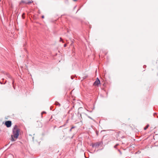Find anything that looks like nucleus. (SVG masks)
Listing matches in <instances>:
<instances>
[{
	"instance_id": "20",
	"label": "nucleus",
	"mask_w": 158,
	"mask_h": 158,
	"mask_svg": "<svg viewBox=\"0 0 158 158\" xmlns=\"http://www.w3.org/2000/svg\"><path fill=\"white\" fill-rule=\"evenodd\" d=\"M71 78L72 79H73V77L72 76L71 77Z\"/></svg>"
},
{
	"instance_id": "5",
	"label": "nucleus",
	"mask_w": 158,
	"mask_h": 158,
	"mask_svg": "<svg viewBox=\"0 0 158 158\" xmlns=\"http://www.w3.org/2000/svg\"><path fill=\"white\" fill-rule=\"evenodd\" d=\"M101 144V143L100 142H97L96 143L93 144L92 145V146L93 147H98L99 145Z\"/></svg>"
},
{
	"instance_id": "13",
	"label": "nucleus",
	"mask_w": 158,
	"mask_h": 158,
	"mask_svg": "<svg viewBox=\"0 0 158 158\" xmlns=\"http://www.w3.org/2000/svg\"><path fill=\"white\" fill-rule=\"evenodd\" d=\"M6 81H5V82L4 83H3V84H5L6 83ZM0 83L1 84H3V83H2V81H0Z\"/></svg>"
},
{
	"instance_id": "11",
	"label": "nucleus",
	"mask_w": 158,
	"mask_h": 158,
	"mask_svg": "<svg viewBox=\"0 0 158 158\" xmlns=\"http://www.w3.org/2000/svg\"><path fill=\"white\" fill-rule=\"evenodd\" d=\"M14 81L13 80L12 81V84H13V87L14 88V89H15V87H14Z\"/></svg>"
},
{
	"instance_id": "10",
	"label": "nucleus",
	"mask_w": 158,
	"mask_h": 158,
	"mask_svg": "<svg viewBox=\"0 0 158 158\" xmlns=\"http://www.w3.org/2000/svg\"><path fill=\"white\" fill-rule=\"evenodd\" d=\"M56 104L57 105H60L59 103H58V102H56Z\"/></svg>"
},
{
	"instance_id": "16",
	"label": "nucleus",
	"mask_w": 158,
	"mask_h": 158,
	"mask_svg": "<svg viewBox=\"0 0 158 158\" xmlns=\"http://www.w3.org/2000/svg\"><path fill=\"white\" fill-rule=\"evenodd\" d=\"M74 127H71V128H72V129H73V128H74Z\"/></svg>"
},
{
	"instance_id": "18",
	"label": "nucleus",
	"mask_w": 158,
	"mask_h": 158,
	"mask_svg": "<svg viewBox=\"0 0 158 158\" xmlns=\"http://www.w3.org/2000/svg\"><path fill=\"white\" fill-rule=\"evenodd\" d=\"M24 15V14H23L22 15V16H23V18H24V17H23V15Z\"/></svg>"
},
{
	"instance_id": "8",
	"label": "nucleus",
	"mask_w": 158,
	"mask_h": 158,
	"mask_svg": "<svg viewBox=\"0 0 158 158\" xmlns=\"http://www.w3.org/2000/svg\"><path fill=\"white\" fill-rule=\"evenodd\" d=\"M46 113V112L45 111H43L41 113V116L42 117V114H45Z\"/></svg>"
},
{
	"instance_id": "15",
	"label": "nucleus",
	"mask_w": 158,
	"mask_h": 158,
	"mask_svg": "<svg viewBox=\"0 0 158 158\" xmlns=\"http://www.w3.org/2000/svg\"><path fill=\"white\" fill-rule=\"evenodd\" d=\"M67 46V44H65L64 45V47H65Z\"/></svg>"
},
{
	"instance_id": "2",
	"label": "nucleus",
	"mask_w": 158,
	"mask_h": 158,
	"mask_svg": "<svg viewBox=\"0 0 158 158\" xmlns=\"http://www.w3.org/2000/svg\"><path fill=\"white\" fill-rule=\"evenodd\" d=\"M33 2V1H28V0H26V1H23L22 0L20 3H24L25 4H30V3H32Z\"/></svg>"
},
{
	"instance_id": "19",
	"label": "nucleus",
	"mask_w": 158,
	"mask_h": 158,
	"mask_svg": "<svg viewBox=\"0 0 158 158\" xmlns=\"http://www.w3.org/2000/svg\"><path fill=\"white\" fill-rule=\"evenodd\" d=\"M72 129L71 128V129L70 130V131H72Z\"/></svg>"
},
{
	"instance_id": "3",
	"label": "nucleus",
	"mask_w": 158,
	"mask_h": 158,
	"mask_svg": "<svg viewBox=\"0 0 158 158\" xmlns=\"http://www.w3.org/2000/svg\"><path fill=\"white\" fill-rule=\"evenodd\" d=\"M5 125L7 127H10L11 125V122L10 121H6L5 123Z\"/></svg>"
},
{
	"instance_id": "1",
	"label": "nucleus",
	"mask_w": 158,
	"mask_h": 158,
	"mask_svg": "<svg viewBox=\"0 0 158 158\" xmlns=\"http://www.w3.org/2000/svg\"><path fill=\"white\" fill-rule=\"evenodd\" d=\"M19 130L16 125H15L13 129V135L11 136V141H14L15 140L14 138L17 139L19 135Z\"/></svg>"
},
{
	"instance_id": "9",
	"label": "nucleus",
	"mask_w": 158,
	"mask_h": 158,
	"mask_svg": "<svg viewBox=\"0 0 158 158\" xmlns=\"http://www.w3.org/2000/svg\"><path fill=\"white\" fill-rule=\"evenodd\" d=\"M118 145V144H116L114 146V148H116L117 147V146Z\"/></svg>"
},
{
	"instance_id": "6",
	"label": "nucleus",
	"mask_w": 158,
	"mask_h": 158,
	"mask_svg": "<svg viewBox=\"0 0 158 158\" xmlns=\"http://www.w3.org/2000/svg\"><path fill=\"white\" fill-rule=\"evenodd\" d=\"M6 76L9 78H10V79H11L12 78L11 76L9 75V74H8V73L6 74Z\"/></svg>"
},
{
	"instance_id": "21",
	"label": "nucleus",
	"mask_w": 158,
	"mask_h": 158,
	"mask_svg": "<svg viewBox=\"0 0 158 158\" xmlns=\"http://www.w3.org/2000/svg\"><path fill=\"white\" fill-rule=\"evenodd\" d=\"M145 67H146V65H144V66H143V67H144V68Z\"/></svg>"
},
{
	"instance_id": "4",
	"label": "nucleus",
	"mask_w": 158,
	"mask_h": 158,
	"mask_svg": "<svg viewBox=\"0 0 158 158\" xmlns=\"http://www.w3.org/2000/svg\"><path fill=\"white\" fill-rule=\"evenodd\" d=\"M100 84V81L98 78H97L94 84V85L98 86Z\"/></svg>"
},
{
	"instance_id": "7",
	"label": "nucleus",
	"mask_w": 158,
	"mask_h": 158,
	"mask_svg": "<svg viewBox=\"0 0 158 158\" xmlns=\"http://www.w3.org/2000/svg\"><path fill=\"white\" fill-rule=\"evenodd\" d=\"M149 127V125H148L147 126H146L144 128V130H146L148 128V127Z\"/></svg>"
},
{
	"instance_id": "17",
	"label": "nucleus",
	"mask_w": 158,
	"mask_h": 158,
	"mask_svg": "<svg viewBox=\"0 0 158 158\" xmlns=\"http://www.w3.org/2000/svg\"><path fill=\"white\" fill-rule=\"evenodd\" d=\"M42 18H44V16H42Z\"/></svg>"
},
{
	"instance_id": "12",
	"label": "nucleus",
	"mask_w": 158,
	"mask_h": 158,
	"mask_svg": "<svg viewBox=\"0 0 158 158\" xmlns=\"http://www.w3.org/2000/svg\"><path fill=\"white\" fill-rule=\"evenodd\" d=\"M60 41H62L63 42V40L61 38H60Z\"/></svg>"
},
{
	"instance_id": "14",
	"label": "nucleus",
	"mask_w": 158,
	"mask_h": 158,
	"mask_svg": "<svg viewBox=\"0 0 158 158\" xmlns=\"http://www.w3.org/2000/svg\"><path fill=\"white\" fill-rule=\"evenodd\" d=\"M88 116V117L89 118H90V119H92V118H91V117H90V116Z\"/></svg>"
}]
</instances>
